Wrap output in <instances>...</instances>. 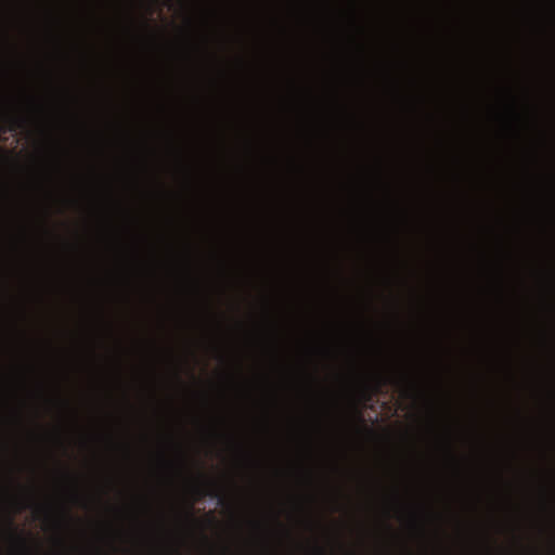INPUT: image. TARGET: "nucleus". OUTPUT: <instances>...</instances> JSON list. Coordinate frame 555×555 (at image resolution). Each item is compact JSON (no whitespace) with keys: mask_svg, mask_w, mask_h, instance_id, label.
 Masks as SVG:
<instances>
[{"mask_svg":"<svg viewBox=\"0 0 555 555\" xmlns=\"http://www.w3.org/2000/svg\"><path fill=\"white\" fill-rule=\"evenodd\" d=\"M9 526H10V530H11V532H12L13 537L18 541V543L21 544V546H22L25 551H28L25 539H24V538H22V537H21V534H17V533H16V528L14 527V524H13L12 518H10V519H9Z\"/></svg>","mask_w":555,"mask_h":555,"instance_id":"1","label":"nucleus"},{"mask_svg":"<svg viewBox=\"0 0 555 555\" xmlns=\"http://www.w3.org/2000/svg\"><path fill=\"white\" fill-rule=\"evenodd\" d=\"M196 491L198 492L199 496L210 495V496L218 498V499H219V503H220V504H223V502H224L223 496H219V493H218V491H216V490H214V491H211V492L207 493V492L202 491L199 488H196Z\"/></svg>","mask_w":555,"mask_h":555,"instance_id":"2","label":"nucleus"},{"mask_svg":"<svg viewBox=\"0 0 555 555\" xmlns=\"http://www.w3.org/2000/svg\"><path fill=\"white\" fill-rule=\"evenodd\" d=\"M56 555H82L81 552L77 548H73L70 551H60Z\"/></svg>","mask_w":555,"mask_h":555,"instance_id":"3","label":"nucleus"},{"mask_svg":"<svg viewBox=\"0 0 555 555\" xmlns=\"http://www.w3.org/2000/svg\"><path fill=\"white\" fill-rule=\"evenodd\" d=\"M315 553L317 555H325V552L321 547H317Z\"/></svg>","mask_w":555,"mask_h":555,"instance_id":"4","label":"nucleus"},{"mask_svg":"<svg viewBox=\"0 0 555 555\" xmlns=\"http://www.w3.org/2000/svg\"><path fill=\"white\" fill-rule=\"evenodd\" d=\"M186 516H188V518H190V519L194 520V517H193L192 512H190V511H189V512H188V514H186Z\"/></svg>","mask_w":555,"mask_h":555,"instance_id":"5","label":"nucleus"},{"mask_svg":"<svg viewBox=\"0 0 555 555\" xmlns=\"http://www.w3.org/2000/svg\"><path fill=\"white\" fill-rule=\"evenodd\" d=\"M59 542H60V544H61L62 546L64 545V541H63V540H60Z\"/></svg>","mask_w":555,"mask_h":555,"instance_id":"6","label":"nucleus"}]
</instances>
